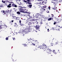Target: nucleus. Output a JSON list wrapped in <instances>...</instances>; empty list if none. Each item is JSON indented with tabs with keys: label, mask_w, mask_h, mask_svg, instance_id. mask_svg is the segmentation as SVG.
Returning a JSON list of instances; mask_svg holds the SVG:
<instances>
[{
	"label": "nucleus",
	"mask_w": 62,
	"mask_h": 62,
	"mask_svg": "<svg viewBox=\"0 0 62 62\" xmlns=\"http://www.w3.org/2000/svg\"><path fill=\"white\" fill-rule=\"evenodd\" d=\"M29 21H30L29 22V23H30L31 24H32V23H33L34 24V23H33V21H37L36 20V19L35 18H33V19H32L31 18L29 19Z\"/></svg>",
	"instance_id": "obj_1"
},
{
	"label": "nucleus",
	"mask_w": 62,
	"mask_h": 62,
	"mask_svg": "<svg viewBox=\"0 0 62 62\" xmlns=\"http://www.w3.org/2000/svg\"><path fill=\"white\" fill-rule=\"evenodd\" d=\"M45 44H42V46H39V48L40 49H45Z\"/></svg>",
	"instance_id": "obj_2"
},
{
	"label": "nucleus",
	"mask_w": 62,
	"mask_h": 62,
	"mask_svg": "<svg viewBox=\"0 0 62 62\" xmlns=\"http://www.w3.org/2000/svg\"><path fill=\"white\" fill-rule=\"evenodd\" d=\"M52 51V50L51 49H47L46 50V52L47 53H49V54H50L51 53V52Z\"/></svg>",
	"instance_id": "obj_3"
},
{
	"label": "nucleus",
	"mask_w": 62,
	"mask_h": 62,
	"mask_svg": "<svg viewBox=\"0 0 62 62\" xmlns=\"http://www.w3.org/2000/svg\"><path fill=\"white\" fill-rule=\"evenodd\" d=\"M19 11L20 12H23V13H24V8H19Z\"/></svg>",
	"instance_id": "obj_4"
},
{
	"label": "nucleus",
	"mask_w": 62,
	"mask_h": 62,
	"mask_svg": "<svg viewBox=\"0 0 62 62\" xmlns=\"http://www.w3.org/2000/svg\"><path fill=\"white\" fill-rule=\"evenodd\" d=\"M30 30V29H26L25 28H24L23 29H22L23 31H26V32L28 31L29 32V30Z\"/></svg>",
	"instance_id": "obj_5"
},
{
	"label": "nucleus",
	"mask_w": 62,
	"mask_h": 62,
	"mask_svg": "<svg viewBox=\"0 0 62 62\" xmlns=\"http://www.w3.org/2000/svg\"><path fill=\"white\" fill-rule=\"evenodd\" d=\"M36 30H38L39 28V26L37 25L35 27Z\"/></svg>",
	"instance_id": "obj_6"
},
{
	"label": "nucleus",
	"mask_w": 62,
	"mask_h": 62,
	"mask_svg": "<svg viewBox=\"0 0 62 62\" xmlns=\"http://www.w3.org/2000/svg\"><path fill=\"white\" fill-rule=\"evenodd\" d=\"M1 12H3V13L5 15H6V14H7V12H6V11H5L4 10H2L1 11Z\"/></svg>",
	"instance_id": "obj_7"
},
{
	"label": "nucleus",
	"mask_w": 62,
	"mask_h": 62,
	"mask_svg": "<svg viewBox=\"0 0 62 62\" xmlns=\"http://www.w3.org/2000/svg\"><path fill=\"white\" fill-rule=\"evenodd\" d=\"M12 5V7H15V8H17V7H18L17 5L15 4H13Z\"/></svg>",
	"instance_id": "obj_8"
},
{
	"label": "nucleus",
	"mask_w": 62,
	"mask_h": 62,
	"mask_svg": "<svg viewBox=\"0 0 62 62\" xmlns=\"http://www.w3.org/2000/svg\"><path fill=\"white\" fill-rule=\"evenodd\" d=\"M18 7H21L20 8H24V6L23 5H21L19 6Z\"/></svg>",
	"instance_id": "obj_9"
},
{
	"label": "nucleus",
	"mask_w": 62,
	"mask_h": 62,
	"mask_svg": "<svg viewBox=\"0 0 62 62\" xmlns=\"http://www.w3.org/2000/svg\"><path fill=\"white\" fill-rule=\"evenodd\" d=\"M45 49H46L47 50L49 49V47L48 46H46V45H45Z\"/></svg>",
	"instance_id": "obj_10"
},
{
	"label": "nucleus",
	"mask_w": 62,
	"mask_h": 62,
	"mask_svg": "<svg viewBox=\"0 0 62 62\" xmlns=\"http://www.w3.org/2000/svg\"><path fill=\"white\" fill-rule=\"evenodd\" d=\"M11 4L10 3L9 4V5H8L7 6V8H11Z\"/></svg>",
	"instance_id": "obj_11"
},
{
	"label": "nucleus",
	"mask_w": 62,
	"mask_h": 62,
	"mask_svg": "<svg viewBox=\"0 0 62 62\" xmlns=\"http://www.w3.org/2000/svg\"><path fill=\"white\" fill-rule=\"evenodd\" d=\"M54 5H56V4H57V1H55L54 2H53Z\"/></svg>",
	"instance_id": "obj_12"
},
{
	"label": "nucleus",
	"mask_w": 62,
	"mask_h": 62,
	"mask_svg": "<svg viewBox=\"0 0 62 62\" xmlns=\"http://www.w3.org/2000/svg\"><path fill=\"white\" fill-rule=\"evenodd\" d=\"M59 23V22H58V21L57 22H56H56H55L54 23V25L56 24H57V23Z\"/></svg>",
	"instance_id": "obj_13"
},
{
	"label": "nucleus",
	"mask_w": 62,
	"mask_h": 62,
	"mask_svg": "<svg viewBox=\"0 0 62 62\" xmlns=\"http://www.w3.org/2000/svg\"><path fill=\"white\" fill-rule=\"evenodd\" d=\"M45 10V9H43V8H42V9H41L40 10L41 11H42V12H43V11H44V10Z\"/></svg>",
	"instance_id": "obj_14"
},
{
	"label": "nucleus",
	"mask_w": 62,
	"mask_h": 62,
	"mask_svg": "<svg viewBox=\"0 0 62 62\" xmlns=\"http://www.w3.org/2000/svg\"><path fill=\"white\" fill-rule=\"evenodd\" d=\"M5 12H6V13H7V14H5V15H8V13L9 12V11L8 10V11L6 10L5 11Z\"/></svg>",
	"instance_id": "obj_15"
},
{
	"label": "nucleus",
	"mask_w": 62,
	"mask_h": 62,
	"mask_svg": "<svg viewBox=\"0 0 62 62\" xmlns=\"http://www.w3.org/2000/svg\"><path fill=\"white\" fill-rule=\"evenodd\" d=\"M32 5H29V6L28 7H29V8H32Z\"/></svg>",
	"instance_id": "obj_16"
},
{
	"label": "nucleus",
	"mask_w": 62,
	"mask_h": 62,
	"mask_svg": "<svg viewBox=\"0 0 62 62\" xmlns=\"http://www.w3.org/2000/svg\"><path fill=\"white\" fill-rule=\"evenodd\" d=\"M5 28V26L4 25H2L1 26L0 29H2V28Z\"/></svg>",
	"instance_id": "obj_17"
},
{
	"label": "nucleus",
	"mask_w": 62,
	"mask_h": 62,
	"mask_svg": "<svg viewBox=\"0 0 62 62\" xmlns=\"http://www.w3.org/2000/svg\"><path fill=\"white\" fill-rule=\"evenodd\" d=\"M38 4H39V5H40V4H41V2L40 1H39L37 0Z\"/></svg>",
	"instance_id": "obj_18"
},
{
	"label": "nucleus",
	"mask_w": 62,
	"mask_h": 62,
	"mask_svg": "<svg viewBox=\"0 0 62 62\" xmlns=\"http://www.w3.org/2000/svg\"><path fill=\"white\" fill-rule=\"evenodd\" d=\"M53 30H55L56 31H59V28H58V29H52Z\"/></svg>",
	"instance_id": "obj_19"
},
{
	"label": "nucleus",
	"mask_w": 62,
	"mask_h": 62,
	"mask_svg": "<svg viewBox=\"0 0 62 62\" xmlns=\"http://www.w3.org/2000/svg\"><path fill=\"white\" fill-rule=\"evenodd\" d=\"M53 53H54V54H57V53H56L55 52V50H53Z\"/></svg>",
	"instance_id": "obj_20"
},
{
	"label": "nucleus",
	"mask_w": 62,
	"mask_h": 62,
	"mask_svg": "<svg viewBox=\"0 0 62 62\" xmlns=\"http://www.w3.org/2000/svg\"><path fill=\"white\" fill-rule=\"evenodd\" d=\"M30 2L27 1V3L29 4V5H31V4H32V3Z\"/></svg>",
	"instance_id": "obj_21"
},
{
	"label": "nucleus",
	"mask_w": 62,
	"mask_h": 62,
	"mask_svg": "<svg viewBox=\"0 0 62 62\" xmlns=\"http://www.w3.org/2000/svg\"><path fill=\"white\" fill-rule=\"evenodd\" d=\"M27 16H28V17H27V18H30L31 17L30 16H29V15H27Z\"/></svg>",
	"instance_id": "obj_22"
},
{
	"label": "nucleus",
	"mask_w": 62,
	"mask_h": 62,
	"mask_svg": "<svg viewBox=\"0 0 62 62\" xmlns=\"http://www.w3.org/2000/svg\"><path fill=\"white\" fill-rule=\"evenodd\" d=\"M16 20H20V18L19 17H16Z\"/></svg>",
	"instance_id": "obj_23"
},
{
	"label": "nucleus",
	"mask_w": 62,
	"mask_h": 62,
	"mask_svg": "<svg viewBox=\"0 0 62 62\" xmlns=\"http://www.w3.org/2000/svg\"><path fill=\"white\" fill-rule=\"evenodd\" d=\"M16 13L17 14H19V15H20V12H17V13Z\"/></svg>",
	"instance_id": "obj_24"
},
{
	"label": "nucleus",
	"mask_w": 62,
	"mask_h": 62,
	"mask_svg": "<svg viewBox=\"0 0 62 62\" xmlns=\"http://www.w3.org/2000/svg\"><path fill=\"white\" fill-rule=\"evenodd\" d=\"M2 3H5L6 2H5V1H4V0H2Z\"/></svg>",
	"instance_id": "obj_25"
},
{
	"label": "nucleus",
	"mask_w": 62,
	"mask_h": 62,
	"mask_svg": "<svg viewBox=\"0 0 62 62\" xmlns=\"http://www.w3.org/2000/svg\"><path fill=\"white\" fill-rule=\"evenodd\" d=\"M43 3H44V4H46V2L45 1H44L42 2Z\"/></svg>",
	"instance_id": "obj_26"
},
{
	"label": "nucleus",
	"mask_w": 62,
	"mask_h": 62,
	"mask_svg": "<svg viewBox=\"0 0 62 62\" xmlns=\"http://www.w3.org/2000/svg\"><path fill=\"white\" fill-rule=\"evenodd\" d=\"M25 13H28V14H30V13H29V12H28L27 11H26L25 12Z\"/></svg>",
	"instance_id": "obj_27"
},
{
	"label": "nucleus",
	"mask_w": 62,
	"mask_h": 62,
	"mask_svg": "<svg viewBox=\"0 0 62 62\" xmlns=\"http://www.w3.org/2000/svg\"><path fill=\"white\" fill-rule=\"evenodd\" d=\"M52 20V18H50L48 19V21H51Z\"/></svg>",
	"instance_id": "obj_28"
},
{
	"label": "nucleus",
	"mask_w": 62,
	"mask_h": 62,
	"mask_svg": "<svg viewBox=\"0 0 62 62\" xmlns=\"http://www.w3.org/2000/svg\"><path fill=\"white\" fill-rule=\"evenodd\" d=\"M46 12H47V13H49V11L47 9L46 11Z\"/></svg>",
	"instance_id": "obj_29"
},
{
	"label": "nucleus",
	"mask_w": 62,
	"mask_h": 62,
	"mask_svg": "<svg viewBox=\"0 0 62 62\" xmlns=\"http://www.w3.org/2000/svg\"><path fill=\"white\" fill-rule=\"evenodd\" d=\"M46 8V6H44L43 7H42V8Z\"/></svg>",
	"instance_id": "obj_30"
},
{
	"label": "nucleus",
	"mask_w": 62,
	"mask_h": 62,
	"mask_svg": "<svg viewBox=\"0 0 62 62\" xmlns=\"http://www.w3.org/2000/svg\"><path fill=\"white\" fill-rule=\"evenodd\" d=\"M54 9H56V8H55V6H54Z\"/></svg>",
	"instance_id": "obj_31"
},
{
	"label": "nucleus",
	"mask_w": 62,
	"mask_h": 62,
	"mask_svg": "<svg viewBox=\"0 0 62 62\" xmlns=\"http://www.w3.org/2000/svg\"><path fill=\"white\" fill-rule=\"evenodd\" d=\"M38 42V40H36L35 41L36 43H37Z\"/></svg>",
	"instance_id": "obj_32"
},
{
	"label": "nucleus",
	"mask_w": 62,
	"mask_h": 62,
	"mask_svg": "<svg viewBox=\"0 0 62 62\" xmlns=\"http://www.w3.org/2000/svg\"><path fill=\"white\" fill-rule=\"evenodd\" d=\"M23 2H25V3H26V2H27V1H25V0H23Z\"/></svg>",
	"instance_id": "obj_33"
},
{
	"label": "nucleus",
	"mask_w": 62,
	"mask_h": 62,
	"mask_svg": "<svg viewBox=\"0 0 62 62\" xmlns=\"http://www.w3.org/2000/svg\"><path fill=\"white\" fill-rule=\"evenodd\" d=\"M51 15H52V16L51 17H52V18L53 17H54V15L53 14H52Z\"/></svg>",
	"instance_id": "obj_34"
},
{
	"label": "nucleus",
	"mask_w": 62,
	"mask_h": 62,
	"mask_svg": "<svg viewBox=\"0 0 62 62\" xmlns=\"http://www.w3.org/2000/svg\"><path fill=\"white\" fill-rule=\"evenodd\" d=\"M27 1H28V2H31V0H27Z\"/></svg>",
	"instance_id": "obj_35"
},
{
	"label": "nucleus",
	"mask_w": 62,
	"mask_h": 62,
	"mask_svg": "<svg viewBox=\"0 0 62 62\" xmlns=\"http://www.w3.org/2000/svg\"><path fill=\"white\" fill-rule=\"evenodd\" d=\"M32 45H34V46H35V45H35V44L33 43H32Z\"/></svg>",
	"instance_id": "obj_36"
},
{
	"label": "nucleus",
	"mask_w": 62,
	"mask_h": 62,
	"mask_svg": "<svg viewBox=\"0 0 62 62\" xmlns=\"http://www.w3.org/2000/svg\"><path fill=\"white\" fill-rule=\"evenodd\" d=\"M24 46H25H25H27V45L25 44L24 45Z\"/></svg>",
	"instance_id": "obj_37"
},
{
	"label": "nucleus",
	"mask_w": 62,
	"mask_h": 62,
	"mask_svg": "<svg viewBox=\"0 0 62 62\" xmlns=\"http://www.w3.org/2000/svg\"><path fill=\"white\" fill-rule=\"evenodd\" d=\"M6 40H8V38H6Z\"/></svg>",
	"instance_id": "obj_38"
},
{
	"label": "nucleus",
	"mask_w": 62,
	"mask_h": 62,
	"mask_svg": "<svg viewBox=\"0 0 62 62\" xmlns=\"http://www.w3.org/2000/svg\"><path fill=\"white\" fill-rule=\"evenodd\" d=\"M42 21H41L40 22V24H42Z\"/></svg>",
	"instance_id": "obj_39"
},
{
	"label": "nucleus",
	"mask_w": 62,
	"mask_h": 62,
	"mask_svg": "<svg viewBox=\"0 0 62 62\" xmlns=\"http://www.w3.org/2000/svg\"><path fill=\"white\" fill-rule=\"evenodd\" d=\"M19 22L20 23H21V20H19Z\"/></svg>",
	"instance_id": "obj_40"
},
{
	"label": "nucleus",
	"mask_w": 62,
	"mask_h": 62,
	"mask_svg": "<svg viewBox=\"0 0 62 62\" xmlns=\"http://www.w3.org/2000/svg\"><path fill=\"white\" fill-rule=\"evenodd\" d=\"M53 44H54V43H51V45L52 46H53Z\"/></svg>",
	"instance_id": "obj_41"
},
{
	"label": "nucleus",
	"mask_w": 62,
	"mask_h": 62,
	"mask_svg": "<svg viewBox=\"0 0 62 62\" xmlns=\"http://www.w3.org/2000/svg\"><path fill=\"white\" fill-rule=\"evenodd\" d=\"M20 25H21V26H23V24H21V23H20Z\"/></svg>",
	"instance_id": "obj_42"
},
{
	"label": "nucleus",
	"mask_w": 62,
	"mask_h": 62,
	"mask_svg": "<svg viewBox=\"0 0 62 62\" xmlns=\"http://www.w3.org/2000/svg\"><path fill=\"white\" fill-rule=\"evenodd\" d=\"M13 40H15V38H13Z\"/></svg>",
	"instance_id": "obj_43"
},
{
	"label": "nucleus",
	"mask_w": 62,
	"mask_h": 62,
	"mask_svg": "<svg viewBox=\"0 0 62 62\" xmlns=\"http://www.w3.org/2000/svg\"><path fill=\"white\" fill-rule=\"evenodd\" d=\"M12 17H13V18H15V16H12Z\"/></svg>",
	"instance_id": "obj_44"
},
{
	"label": "nucleus",
	"mask_w": 62,
	"mask_h": 62,
	"mask_svg": "<svg viewBox=\"0 0 62 62\" xmlns=\"http://www.w3.org/2000/svg\"><path fill=\"white\" fill-rule=\"evenodd\" d=\"M47 31L48 32H49V29H47Z\"/></svg>",
	"instance_id": "obj_45"
},
{
	"label": "nucleus",
	"mask_w": 62,
	"mask_h": 62,
	"mask_svg": "<svg viewBox=\"0 0 62 62\" xmlns=\"http://www.w3.org/2000/svg\"><path fill=\"white\" fill-rule=\"evenodd\" d=\"M47 17H46L45 18V19H46V20H47Z\"/></svg>",
	"instance_id": "obj_46"
},
{
	"label": "nucleus",
	"mask_w": 62,
	"mask_h": 62,
	"mask_svg": "<svg viewBox=\"0 0 62 62\" xmlns=\"http://www.w3.org/2000/svg\"><path fill=\"white\" fill-rule=\"evenodd\" d=\"M0 7H1V8H2V7H3V5H1L0 6Z\"/></svg>",
	"instance_id": "obj_47"
},
{
	"label": "nucleus",
	"mask_w": 62,
	"mask_h": 62,
	"mask_svg": "<svg viewBox=\"0 0 62 62\" xmlns=\"http://www.w3.org/2000/svg\"><path fill=\"white\" fill-rule=\"evenodd\" d=\"M13 9H14L15 10H16V8H13Z\"/></svg>",
	"instance_id": "obj_48"
},
{
	"label": "nucleus",
	"mask_w": 62,
	"mask_h": 62,
	"mask_svg": "<svg viewBox=\"0 0 62 62\" xmlns=\"http://www.w3.org/2000/svg\"><path fill=\"white\" fill-rule=\"evenodd\" d=\"M56 26H58V24L56 25Z\"/></svg>",
	"instance_id": "obj_49"
},
{
	"label": "nucleus",
	"mask_w": 62,
	"mask_h": 62,
	"mask_svg": "<svg viewBox=\"0 0 62 62\" xmlns=\"http://www.w3.org/2000/svg\"><path fill=\"white\" fill-rule=\"evenodd\" d=\"M58 44V42H57L56 43V44Z\"/></svg>",
	"instance_id": "obj_50"
},
{
	"label": "nucleus",
	"mask_w": 62,
	"mask_h": 62,
	"mask_svg": "<svg viewBox=\"0 0 62 62\" xmlns=\"http://www.w3.org/2000/svg\"><path fill=\"white\" fill-rule=\"evenodd\" d=\"M37 1H41V0H37Z\"/></svg>",
	"instance_id": "obj_51"
},
{
	"label": "nucleus",
	"mask_w": 62,
	"mask_h": 62,
	"mask_svg": "<svg viewBox=\"0 0 62 62\" xmlns=\"http://www.w3.org/2000/svg\"><path fill=\"white\" fill-rule=\"evenodd\" d=\"M15 26H16L17 25V24L16 23H15Z\"/></svg>",
	"instance_id": "obj_52"
},
{
	"label": "nucleus",
	"mask_w": 62,
	"mask_h": 62,
	"mask_svg": "<svg viewBox=\"0 0 62 62\" xmlns=\"http://www.w3.org/2000/svg\"><path fill=\"white\" fill-rule=\"evenodd\" d=\"M35 23H36V24H37V23H38V22L37 23V22H35Z\"/></svg>",
	"instance_id": "obj_53"
},
{
	"label": "nucleus",
	"mask_w": 62,
	"mask_h": 62,
	"mask_svg": "<svg viewBox=\"0 0 62 62\" xmlns=\"http://www.w3.org/2000/svg\"><path fill=\"white\" fill-rule=\"evenodd\" d=\"M14 21V20H12L11 21V22H13Z\"/></svg>",
	"instance_id": "obj_54"
},
{
	"label": "nucleus",
	"mask_w": 62,
	"mask_h": 62,
	"mask_svg": "<svg viewBox=\"0 0 62 62\" xmlns=\"http://www.w3.org/2000/svg\"><path fill=\"white\" fill-rule=\"evenodd\" d=\"M1 26L0 25V30L1 29Z\"/></svg>",
	"instance_id": "obj_55"
},
{
	"label": "nucleus",
	"mask_w": 62,
	"mask_h": 62,
	"mask_svg": "<svg viewBox=\"0 0 62 62\" xmlns=\"http://www.w3.org/2000/svg\"><path fill=\"white\" fill-rule=\"evenodd\" d=\"M22 4H19V6H20V5H22Z\"/></svg>",
	"instance_id": "obj_56"
},
{
	"label": "nucleus",
	"mask_w": 62,
	"mask_h": 62,
	"mask_svg": "<svg viewBox=\"0 0 62 62\" xmlns=\"http://www.w3.org/2000/svg\"><path fill=\"white\" fill-rule=\"evenodd\" d=\"M50 8H50V7H49L48 8H49V9H50Z\"/></svg>",
	"instance_id": "obj_57"
},
{
	"label": "nucleus",
	"mask_w": 62,
	"mask_h": 62,
	"mask_svg": "<svg viewBox=\"0 0 62 62\" xmlns=\"http://www.w3.org/2000/svg\"><path fill=\"white\" fill-rule=\"evenodd\" d=\"M14 11L15 12H16V11H16V10H15Z\"/></svg>",
	"instance_id": "obj_58"
},
{
	"label": "nucleus",
	"mask_w": 62,
	"mask_h": 62,
	"mask_svg": "<svg viewBox=\"0 0 62 62\" xmlns=\"http://www.w3.org/2000/svg\"><path fill=\"white\" fill-rule=\"evenodd\" d=\"M36 4H38V3H36Z\"/></svg>",
	"instance_id": "obj_59"
},
{
	"label": "nucleus",
	"mask_w": 62,
	"mask_h": 62,
	"mask_svg": "<svg viewBox=\"0 0 62 62\" xmlns=\"http://www.w3.org/2000/svg\"><path fill=\"white\" fill-rule=\"evenodd\" d=\"M10 3H12V2H10Z\"/></svg>",
	"instance_id": "obj_60"
},
{
	"label": "nucleus",
	"mask_w": 62,
	"mask_h": 62,
	"mask_svg": "<svg viewBox=\"0 0 62 62\" xmlns=\"http://www.w3.org/2000/svg\"><path fill=\"white\" fill-rule=\"evenodd\" d=\"M61 0H60V1H59V2H61Z\"/></svg>",
	"instance_id": "obj_61"
},
{
	"label": "nucleus",
	"mask_w": 62,
	"mask_h": 62,
	"mask_svg": "<svg viewBox=\"0 0 62 62\" xmlns=\"http://www.w3.org/2000/svg\"><path fill=\"white\" fill-rule=\"evenodd\" d=\"M52 3H53V2L52 1Z\"/></svg>",
	"instance_id": "obj_62"
},
{
	"label": "nucleus",
	"mask_w": 62,
	"mask_h": 62,
	"mask_svg": "<svg viewBox=\"0 0 62 62\" xmlns=\"http://www.w3.org/2000/svg\"><path fill=\"white\" fill-rule=\"evenodd\" d=\"M61 1L62 2V0H61Z\"/></svg>",
	"instance_id": "obj_63"
},
{
	"label": "nucleus",
	"mask_w": 62,
	"mask_h": 62,
	"mask_svg": "<svg viewBox=\"0 0 62 62\" xmlns=\"http://www.w3.org/2000/svg\"><path fill=\"white\" fill-rule=\"evenodd\" d=\"M58 51H59V50H58Z\"/></svg>",
	"instance_id": "obj_64"
}]
</instances>
